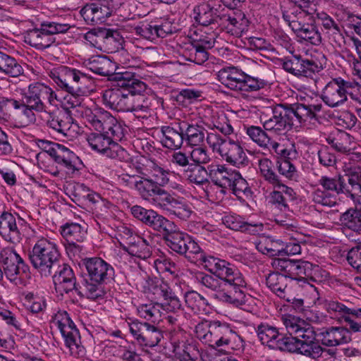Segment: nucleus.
I'll return each instance as SVG.
<instances>
[{
  "label": "nucleus",
  "instance_id": "obj_1",
  "mask_svg": "<svg viewBox=\"0 0 361 361\" xmlns=\"http://www.w3.org/2000/svg\"><path fill=\"white\" fill-rule=\"evenodd\" d=\"M87 275L82 281L84 297L92 300L103 299L106 292L104 284L109 283L114 276V269L100 257H85L81 260Z\"/></svg>",
  "mask_w": 361,
  "mask_h": 361
},
{
  "label": "nucleus",
  "instance_id": "obj_2",
  "mask_svg": "<svg viewBox=\"0 0 361 361\" xmlns=\"http://www.w3.org/2000/svg\"><path fill=\"white\" fill-rule=\"evenodd\" d=\"M204 267L212 275L197 271L193 275L194 280L216 294L224 291L226 286H230L240 276V271L233 264L217 257L204 258Z\"/></svg>",
  "mask_w": 361,
  "mask_h": 361
},
{
  "label": "nucleus",
  "instance_id": "obj_3",
  "mask_svg": "<svg viewBox=\"0 0 361 361\" xmlns=\"http://www.w3.org/2000/svg\"><path fill=\"white\" fill-rule=\"evenodd\" d=\"M147 288L148 291L154 295V300L162 299L163 301L161 303L140 305L137 307V311L141 317L154 322L161 316L159 307L172 312H176L181 309L180 300L167 283L157 279H149L147 281Z\"/></svg>",
  "mask_w": 361,
  "mask_h": 361
},
{
  "label": "nucleus",
  "instance_id": "obj_4",
  "mask_svg": "<svg viewBox=\"0 0 361 361\" xmlns=\"http://www.w3.org/2000/svg\"><path fill=\"white\" fill-rule=\"evenodd\" d=\"M86 67L93 73L110 76L118 87L128 88L132 92H144L147 85L133 73L129 71L116 72L117 62L111 61L106 56L97 55L88 59Z\"/></svg>",
  "mask_w": 361,
  "mask_h": 361
},
{
  "label": "nucleus",
  "instance_id": "obj_5",
  "mask_svg": "<svg viewBox=\"0 0 361 361\" xmlns=\"http://www.w3.org/2000/svg\"><path fill=\"white\" fill-rule=\"evenodd\" d=\"M195 334L203 343L225 352L233 349V343L239 338L235 331L219 321H202L196 325Z\"/></svg>",
  "mask_w": 361,
  "mask_h": 361
},
{
  "label": "nucleus",
  "instance_id": "obj_6",
  "mask_svg": "<svg viewBox=\"0 0 361 361\" xmlns=\"http://www.w3.org/2000/svg\"><path fill=\"white\" fill-rule=\"evenodd\" d=\"M28 257L32 267L44 276H50L61 262V255L56 244L46 238L37 241L29 251Z\"/></svg>",
  "mask_w": 361,
  "mask_h": 361
},
{
  "label": "nucleus",
  "instance_id": "obj_7",
  "mask_svg": "<svg viewBox=\"0 0 361 361\" xmlns=\"http://www.w3.org/2000/svg\"><path fill=\"white\" fill-rule=\"evenodd\" d=\"M317 334L312 327H303L295 336H287L286 351L317 360L322 357L324 348L317 341Z\"/></svg>",
  "mask_w": 361,
  "mask_h": 361
},
{
  "label": "nucleus",
  "instance_id": "obj_8",
  "mask_svg": "<svg viewBox=\"0 0 361 361\" xmlns=\"http://www.w3.org/2000/svg\"><path fill=\"white\" fill-rule=\"evenodd\" d=\"M206 140L213 152L218 153L226 162L237 167L245 166L248 162L239 142L214 133L207 134Z\"/></svg>",
  "mask_w": 361,
  "mask_h": 361
},
{
  "label": "nucleus",
  "instance_id": "obj_9",
  "mask_svg": "<svg viewBox=\"0 0 361 361\" xmlns=\"http://www.w3.org/2000/svg\"><path fill=\"white\" fill-rule=\"evenodd\" d=\"M49 76L59 88L68 93L79 95L88 91L90 78L78 69L61 66L51 71Z\"/></svg>",
  "mask_w": 361,
  "mask_h": 361
},
{
  "label": "nucleus",
  "instance_id": "obj_10",
  "mask_svg": "<svg viewBox=\"0 0 361 361\" xmlns=\"http://www.w3.org/2000/svg\"><path fill=\"white\" fill-rule=\"evenodd\" d=\"M52 322L60 330L71 355L77 358L82 359L85 357L86 350L81 343L79 330L76 328L67 312H58L55 314Z\"/></svg>",
  "mask_w": 361,
  "mask_h": 361
},
{
  "label": "nucleus",
  "instance_id": "obj_11",
  "mask_svg": "<svg viewBox=\"0 0 361 361\" xmlns=\"http://www.w3.org/2000/svg\"><path fill=\"white\" fill-rule=\"evenodd\" d=\"M70 28L68 24L44 21L40 24V27L29 30L25 41L37 49L44 50L55 42L54 35L66 33Z\"/></svg>",
  "mask_w": 361,
  "mask_h": 361
},
{
  "label": "nucleus",
  "instance_id": "obj_12",
  "mask_svg": "<svg viewBox=\"0 0 361 361\" xmlns=\"http://www.w3.org/2000/svg\"><path fill=\"white\" fill-rule=\"evenodd\" d=\"M318 182L322 189L317 188L312 192V201L325 207H332L335 206L336 204V197L330 192H334L337 195L343 194V176L341 175H336L333 177L323 176Z\"/></svg>",
  "mask_w": 361,
  "mask_h": 361
},
{
  "label": "nucleus",
  "instance_id": "obj_13",
  "mask_svg": "<svg viewBox=\"0 0 361 361\" xmlns=\"http://www.w3.org/2000/svg\"><path fill=\"white\" fill-rule=\"evenodd\" d=\"M56 99V94L44 83L35 82L28 85L27 90L22 93V102L27 106L35 109L37 112L45 111V101L53 104Z\"/></svg>",
  "mask_w": 361,
  "mask_h": 361
},
{
  "label": "nucleus",
  "instance_id": "obj_14",
  "mask_svg": "<svg viewBox=\"0 0 361 361\" xmlns=\"http://www.w3.org/2000/svg\"><path fill=\"white\" fill-rule=\"evenodd\" d=\"M88 121L97 131L108 135L116 141H121L125 136V128L106 111L99 109L91 113Z\"/></svg>",
  "mask_w": 361,
  "mask_h": 361
},
{
  "label": "nucleus",
  "instance_id": "obj_15",
  "mask_svg": "<svg viewBox=\"0 0 361 361\" xmlns=\"http://www.w3.org/2000/svg\"><path fill=\"white\" fill-rule=\"evenodd\" d=\"M91 148L102 153L111 159L120 161L126 160L128 154L121 145L106 134L102 133H92L87 138Z\"/></svg>",
  "mask_w": 361,
  "mask_h": 361
},
{
  "label": "nucleus",
  "instance_id": "obj_16",
  "mask_svg": "<svg viewBox=\"0 0 361 361\" xmlns=\"http://www.w3.org/2000/svg\"><path fill=\"white\" fill-rule=\"evenodd\" d=\"M282 67L287 73L297 77L313 78L323 69L321 63L302 58L300 55L286 56L282 60Z\"/></svg>",
  "mask_w": 361,
  "mask_h": 361
},
{
  "label": "nucleus",
  "instance_id": "obj_17",
  "mask_svg": "<svg viewBox=\"0 0 361 361\" xmlns=\"http://www.w3.org/2000/svg\"><path fill=\"white\" fill-rule=\"evenodd\" d=\"M273 265L281 272H284L288 278L298 281L311 277L313 269H318V266H314L307 261L290 259H276Z\"/></svg>",
  "mask_w": 361,
  "mask_h": 361
},
{
  "label": "nucleus",
  "instance_id": "obj_18",
  "mask_svg": "<svg viewBox=\"0 0 361 361\" xmlns=\"http://www.w3.org/2000/svg\"><path fill=\"white\" fill-rule=\"evenodd\" d=\"M294 5L288 11L283 12V18L291 27L292 30L305 24L307 18L315 14V6L306 0H295Z\"/></svg>",
  "mask_w": 361,
  "mask_h": 361
},
{
  "label": "nucleus",
  "instance_id": "obj_19",
  "mask_svg": "<svg viewBox=\"0 0 361 361\" xmlns=\"http://www.w3.org/2000/svg\"><path fill=\"white\" fill-rule=\"evenodd\" d=\"M106 90L102 96L103 103L111 109L117 111H128L133 94H141L142 92H132L128 88L121 87Z\"/></svg>",
  "mask_w": 361,
  "mask_h": 361
},
{
  "label": "nucleus",
  "instance_id": "obj_20",
  "mask_svg": "<svg viewBox=\"0 0 361 361\" xmlns=\"http://www.w3.org/2000/svg\"><path fill=\"white\" fill-rule=\"evenodd\" d=\"M56 267L57 270L53 275V281L56 290L66 293L74 290L78 295L84 297V292L81 293L80 291L82 289V286H80L77 283L76 276L71 266L64 263L62 264L59 263Z\"/></svg>",
  "mask_w": 361,
  "mask_h": 361
},
{
  "label": "nucleus",
  "instance_id": "obj_21",
  "mask_svg": "<svg viewBox=\"0 0 361 361\" xmlns=\"http://www.w3.org/2000/svg\"><path fill=\"white\" fill-rule=\"evenodd\" d=\"M40 147L47 153L58 164L64 166L71 172L77 171L75 166V161L77 156L64 145L51 142L49 141L41 140Z\"/></svg>",
  "mask_w": 361,
  "mask_h": 361
},
{
  "label": "nucleus",
  "instance_id": "obj_22",
  "mask_svg": "<svg viewBox=\"0 0 361 361\" xmlns=\"http://www.w3.org/2000/svg\"><path fill=\"white\" fill-rule=\"evenodd\" d=\"M0 264L3 268V276L11 281H15L20 269L25 272L26 266L21 257L11 247L3 248L0 252Z\"/></svg>",
  "mask_w": 361,
  "mask_h": 361
},
{
  "label": "nucleus",
  "instance_id": "obj_23",
  "mask_svg": "<svg viewBox=\"0 0 361 361\" xmlns=\"http://www.w3.org/2000/svg\"><path fill=\"white\" fill-rule=\"evenodd\" d=\"M250 21L241 11L224 13L220 29L231 35L240 37L247 31Z\"/></svg>",
  "mask_w": 361,
  "mask_h": 361
},
{
  "label": "nucleus",
  "instance_id": "obj_24",
  "mask_svg": "<svg viewBox=\"0 0 361 361\" xmlns=\"http://www.w3.org/2000/svg\"><path fill=\"white\" fill-rule=\"evenodd\" d=\"M130 210L135 218L160 234L164 231L168 225L171 224V221L153 209H147L141 206L134 205Z\"/></svg>",
  "mask_w": 361,
  "mask_h": 361
},
{
  "label": "nucleus",
  "instance_id": "obj_25",
  "mask_svg": "<svg viewBox=\"0 0 361 361\" xmlns=\"http://www.w3.org/2000/svg\"><path fill=\"white\" fill-rule=\"evenodd\" d=\"M317 338L326 347H336L351 341V335L346 327L326 326L318 329Z\"/></svg>",
  "mask_w": 361,
  "mask_h": 361
},
{
  "label": "nucleus",
  "instance_id": "obj_26",
  "mask_svg": "<svg viewBox=\"0 0 361 361\" xmlns=\"http://www.w3.org/2000/svg\"><path fill=\"white\" fill-rule=\"evenodd\" d=\"M234 280V283L226 286L224 291L218 292L215 296L221 302L238 307L245 303L246 282L240 272V276Z\"/></svg>",
  "mask_w": 361,
  "mask_h": 361
},
{
  "label": "nucleus",
  "instance_id": "obj_27",
  "mask_svg": "<svg viewBox=\"0 0 361 361\" xmlns=\"http://www.w3.org/2000/svg\"><path fill=\"white\" fill-rule=\"evenodd\" d=\"M256 331L259 341L263 345H267L271 349L286 351L287 336L279 333L276 327L266 323H262L257 326Z\"/></svg>",
  "mask_w": 361,
  "mask_h": 361
},
{
  "label": "nucleus",
  "instance_id": "obj_28",
  "mask_svg": "<svg viewBox=\"0 0 361 361\" xmlns=\"http://www.w3.org/2000/svg\"><path fill=\"white\" fill-rule=\"evenodd\" d=\"M135 190L142 199L152 201L158 206L161 204L169 193L163 188L157 185L153 179L140 177L138 183H135Z\"/></svg>",
  "mask_w": 361,
  "mask_h": 361
},
{
  "label": "nucleus",
  "instance_id": "obj_29",
  "mask_svg": "<svg viewBox=\"0 0 361 361\" xmlns=\"http://www.w3.org/2000/svg\"><path fill=\"white\" fill-rule=\"evenodd\" d=\"M161 235L167 247L173 252L181 255L183 250L185 251V245L189 240L190 235L180 231L177 226L171 221Z\"/></svg>",
  "mask_w": 361,
  "mask_h": 361
},
{
  "label": "nucleus",
  "instance_id": "obj_30",
  "mask_svg": "<svg viewBox=\"0 0 361 361\" xmlns=\"http://www.w3.org/2000/svg\"><path fill=\"white\" fill-rule=\"evenodd\" d=\"M86 39L96 47L109 49L112 44L119 43L121 37L117 30L100 27L87 32Z\"/></svg>",
  "mask_w": 361,
  "mask_h": 361
},
{
  "label": "nucleus",
  "instance_id": "obj_31",
  "mask_svg": "<svg viewBox=\"0 0 361 361\" xmlns=\"http://www.w3.org/2000/svg\"><path fill=\"white\" fill-rule=\"evenodd\" d=\"M194 19L202 26L217 25L220 27L224 13L208 4L197 6L193 10Z\"/></svg>",
  "mask_w": 361,
  "mask_h": 361
},
{
  "label": "nucleus",
  "instance_id": "obj_32",
  "mask_svg": "<svg viewBox=\"0 0 361 361\" xmlns=\"http://www.w3.org/2000/svg\"><path fill=\"white\" fill-rule=\"evenodd\" d=\"M181 123H176L171 126H164L161 128L163 135L161 144L164 147L171 149H178L184 141V127Z\"/></svg>",
  "mask_w": 361,
  "mask_h": 361
},
{
  "label": "nucleus",
  "instance_id": "obj_33",
  "mask_svg": "<svg viewBox=\"0 0 361 361\" xmlns=\"http://www.w3.org/2000/svg\"><path fill=\"white\" fill-rule=\"evenodd\" d=\"M73 195L75 198L74 201H79L80 199H87L94 204L95 212H107L109 202L102 198L98 193L91 192L83 183H76L73 186Z\"/></svg>",
  "mask_w": 361,
  "mask_h": 361
},
{
  "label": "nucleus",
  "instance_id": "obj_34",
  "mask_svg": "<svg viewBox=\"0 0 361 361\" xmlns=\"http://www.w3.org/2000/svg\"><path fill=\"white\" fill-rule=\"evenodd\" d=\"M0 236L9 243H17L21 240V233L17 226L16 217L8 212L0 215Z\"/></svg>",
  "mask_w": 361,
  "mask_h": 361
},
{
  "label": "nucleus",
  "instance_id": "obj_35",
  "mask_svg": "<svg viewBox=\"0 0 361 361\" xmlns=\"http://www.w3.org/2000/svg\"><path fill=\"white\" fill-rule=\"evenodd\" d=\"M292 107L296 124H305L306 122L314 124L315 122H319L317 113L321 111L322 104L305 105L304 104L295 103L292 104Z\"/></svg>",
  "mask_w": 361,
  "mask_h": 361
},
{
  "label": "nucleus",
  "instance_id": "obj_36",
  "mask_svg": "<svg viewBox=\"0 0 361 361\" xmlns=\"http://www.w3.org/2000/svg\"><path fill=\"white\" fill-rule=\"evenodd\" d=\"M218 80L228 88L239 91L245 78V73L234 66L226 67L218 72Z\"/></svg>",
  "mask_w": 361,
  "mask_h": 361
},
{
  "label": "nucleus",
  "instance_id": "obj_37",
  "mask_svg": "<svg viewBox=\"0 0 361 361\" xmlns=\"http://www.w3.org/2000/svg\"><path fill=\"white\" fill-rule=\"evenodd\" d=\"M159 207L182 220L188 219L192 214L190 207L185 202L176 198L169 192Z\"/></svg>",
  "mask_w": 361,
  "mask_h": 361
},
{
  "label": "nucleus",
  "instance_id": "obj_38",
  "mask_svg": "<svg viewBox=\"0 0 361 361\" xmlns=\"http://www.w3.org/2000/svg\"><path fill=\"white\" fill-rule=\"evenodd\" d=\"M73 123L72 117L63 111H53L49 114L47 126L65 137L68 136Z\"/></svg>",
  "mask_w": 361,
  "mask_h": 361
},
{
  "label": "nucleus",
  "instance_id": "obj_39",
  "mask_svg": "<svg viewBox=\"0 0 361 361\" xmlns=\"http://www.w3.org/2000/svg\"><path fill=\"white\" fill-rule=\"evenodd\" d=\"M293 32L300 40L306 41L313 45H319L322 42V36L316 25L314 16L307 18V22L294 30Z\"/></svg>",
  "mask_w": 361,
  "mask_h": 361
},
{
  "label": "nucleus",
  "instance_id": "obj_40",
  "mask_svg": "<svg viewBox=\"0 0 361 361\" xmlns=\"http://www.w3.org/2000/svg\"><path fill=\"white\" fill-rule=\"evenodd\" d=\"M322 98L331 107L338 106L347 100V96L334 79L326 85Z\"/></svg>",
  "mask_w": 361,
  "mask_h": 361
},
{
  "label": "nucleus",
  "instance_id": "obj_41",
  "mask_svg": "<svg viewBox=\"0 0 361 361\" xmlns=\"http://www.w3.org/2000/svg\"><path fill=\"white\" fill-rule=\"evenodd\" d=\"M235 171H228L223 166H219L212 176V181L219 189V197L222 199L226 194V189L229 188L232 182L235 180Z\"/></svg>",
  "mask_w": 361,
  "mask_h": 361
},
{
  "label": "nucleus",
  "instance_id": "obj_42",
  "mask_svg": "<svg viewBox=\"0 0 361 361\" xmlns=\"http://www.w3.org/2000/svg\"><path fill=\"white\" fill-rule=\"evenodd\" d=\"M342 225L357 233H361V203L348 209L340 216Z\"/></svg>",
  "mask_w": 361,
  "mask_h": 361
},
{
  "label": "nucleus",
  "instance_id": "obj_43",
  "mask_svg": "<svg viewBox=\"0 0 361 361\" xmlns=\"http://www.w3.org/2000/svg\"><path fill=\"white\" fill-rule=\"evenodd\" d=\"M287 281L284 272H271L266 278L267 286L281 298H286Z\"/></svg>",
  "mask_w": 361,
  "mask_h": 361
},
{
  "label": "nucleus",
  "instance_id": "obj_44",
  "mask_svg": "<svg viewBox=\"0 0 361 361\" xmlns=\"http://www.w3.org/2000/svg\"><path fill=\"white\" fill-rule=\"evenodd\" d=\"M61 233L67 242H82L86 237L87 228L78 223H66L61 227Z\"/></svg>",
  "mask_w": 361,
  "mask_h": 361
},
{
  "label": "nucleus",
  "instance_id": "obj_45",
  "mask_svg": "<svg viewBox=\"0 0 361 361\" xmlns=\"http://www.w3.org/2000/svg\"><path fill=\"white\" fill-rule=\"evenodd\" d=\"M183 124L185 126H187V128H184V140L187 144L190 146H200L204 141L205 133H207V130L198 124L188 125L184 122Z\"/></svg>",
  "mask_w": 361,
  "mask_h": 361
},
{
  "label": "nucleus",
  "instance_id": "obj_46",
  "mask_svg": "<svg viewBox=\"0 0 361 361\" xmlns=\"http://www.w3.org/2000/svg\"><path fill=\"white\" fill-rule=\"evenodd\" d=\"M0 71L12 78H17L24 73L22 66L16 59L1 51Z\"/></svg>",
  "mask_w": 361,
  "mask_h": 361
},
{
  "label": "nucleus",
  "instance_id": "obj_47",
  "mask_svg": "<svg viewBox=\"0 0 361 361\" xmlns=\"http://www.w3.org/2000/svg\"><path fill=\"white\" fill-rule=\"evenodd\" d=\"M128 111L134 114V116L138 118H148L152 114V109L149 102L145 99L142 96L133 94V99L129 106Z\"/></svg>",
  "mask_w": 361,
  "mask_h": 361
},
{
  "label": "nucleus",
  "instance_id": "obj_48",
  "mask_svg": "<svg viewBox=\"0 0 361 361\" xmlns=\"http://www.w3.org/2000/svg\"><path fill=\"white\" fill-rule=\"evenodd\" d=\"M283 241L274 240L271 238L262 239L257 245V250L269 257L283 256Z\"/></svg>",
  "mask_w": 361,
  "mask_h": 361
},
{
  "label": "nucleus",
  "instance_id": "obj_49",
  "mask_svg": "<svg viewBox=\"0 0 361 361\" xmlns=\"http://www.w3.org/2000/svg\"><path fill=\"white\" fill-rule=\"evenodd\" d=\"M184 175L190 183L197 185H203L209 181L208 172L205 167L200 164H190L184 170Z\"/></svg>",
  "mask_w": 361,
  "mask_h": 361
},
{
  "label": "nucleus",
  "instance_id": "obj_50",
  "mask_svg": "<svg viewBox=\"0 0 361 361\" xmlns=\"http://www.w3.org/2000/svg\"><path fill=\"white\" fill-rule=\"evenodd\" d=\"M85 13L92 15V21L97 23L98 21H104L110 16L111 11L106 5L105 0H97L96 2L86 6Z\"/></svg>",
  "mask_w": 361,
  "mask_h": 361
},
{
  "label": "nucleus",
  "instance_id": "obj_51",
  "mask_svg": "<svg viewBox=\"0 0 361 361\" xmlns=\"http://www.w3.org/2000/svg\"><path fill=\"white\" fill-rule=\"evenodd\" d=\"M326 142L339 152L345 153L350 149L351 137L344 131H338L336 134L328 137Z\"/></svg>",
  "mask_w": 361,
  "mask_h": 361
},
{
  "label": "nucleus",
  "instance_id": "obj_52",
  "mask_svg": "<svg viewBox=\"0 0 361 361\" xmlns=\"http://www.w3.org/2000/svg\"><path fill=\"white\" fill-rule=\"evenodd\" d=\"M273 114H276L279 121H282V125L286 130L296 125L292 104L290 106L279 104L273 109Z\"/></svg>",
  "mask_w": 361,
  "mask_h": 361
},
{
  "label": "nucleus",
  "instance_id": "obj_53",
  "mask_svg": "<svg viewBox=\"0 0 361 361\" xmlns=\"http://www.w3.org/2000/svg\"><path fill=\"white\" fill-rule=\"evenodd\" d=\"M140 345L152 348L159 344L164 338L162 331L157 326L147 324Z\"/></svg>",
  "mask_w": 361,
  "mask_h": 361
},
{
  "label": "nucleus",
  "instance_id": "obj_54",
  "mask_svg": "<svg viewBox=\"0 0 361 361\" xmlns=\"http://www.w3.org/2000/svg\"><path fill=\"white\" fill-rule=\"evenodd\" d=\"M343 194L349 195L354 197L361 195V176L360 171H351L348 175V183L343 178Z\"/></svg>",
  "mask_w": 361,
  "mask_h": 361
},
{
  "label": "nucleus",
  "instance_id": "obj_55",
  "mask_svg": "<svg viewBox=\"0 0 361 361\" xmlns=\"http://www.w3.org/2000/svg\"><path fill=\"white\" fill-rule=\"evenodd\" d=\"M185 251L183 250L180 255H184L191 262L202 261L204 263V259L207 257H214L213 256H206L202 251L199 245L190 236L189 240L185 245Z\"/></svg>",
  "mask_w": 361,
  "mask_h": 361
},
{
  "label": "nucleus",
  "instance_id": "obj_56",
  "mask_svg": "<svg viewBox=\"0 0 361 361\" xmlns=\"http://www.w3.org/2000/svg\"><path fill=\"white\" fill-rule=\"evenodd\" d=\"M127 251L130 255L140 259H147L151 256V247L144 238H139L137 241L130 243Z\"/></svg>",
  "mask_w": 361,
  "mask_h": 361
},
{
  "label": "nucleus",
  "instance_id": "obj_57",
  "mask_svg": "<svg viewBox=\"0 0 361 361\" xmlns=\"http://www.w3.org/2000/svg\"><path fill=\"white\" fill-rule=\"evenodd\" d=\"M246 133L250 138L259 147L268 148L270 144V136L267 130L259 126H252L247 128Z\"/></svg>",
  "mask_w": 361,
  "mask_h": 361
},
{
  "label": "nucleus",
  "instance_id": "obj_58",
  "mask_svg": "<svg viewBox=\"0 0 361 361\" xmlns=\"http://www.w3.org/2000/svg\"><path fill=\"white\" fill-rule=\"evenodd\" d=\"M187 306L194 312L200 311L209 305L207 300L196 291H188L185 294Z\"/></svg>",
  "mask_w": 361,
  "mask_h": 361
},
{
  "label": "nucleus",
  "instance_id": "obj_59",
  "mask_svg": "<svg viewBox=\"0 0 361 361\" xmlns=\"http://www.w3.org/2000/svg\"><path fill=\"white\" fill-rule=\"evenodd\" d=\"M229 188L233 190V193L238 198L248 197L252 194L251 189L248 186L247 181L238 172L236 173L235 180L232 182Z\"/></svg>",
  "mask_w": 361,
  "mask_h": 361
},
{
  "label": "nucleus",
  "instance_id": "obj_60",
  "mask_svg": "<svg viewBox=\"0 0 361 361\" xmlns=\"http://www.w3.org/2000/svg\"><path fill=\"white\" fill-rule=\"evenodd\" d=\"M11 107H13L16 109H22L23 114L27 118V121L28 123L35 122L36 116L33 112L35 109L27 106L25 102H20L14 99L8 98L6 102V116L8 115V111Z\"/></svg>",
  "mask_w": 361,
  "mask_h": 361
},
{
  "label": "nucleus",
  "instance_id": "obj_61",
  "mask_svg": "<svg viewBox=\"0 0 361 361\" xmlns=\"http://www.w3.org/2000/svg\"><path fill=\"white\" fill-rule=\"evenodd\" d=\"M276 168L279 174L287 179L293 180L297 177L296 169L288 159H279L276 161Z\"/></svg>",
  "mask_w": 361,
  "mask_h": 361
},
{
  "label": "nucleus",
  "instance_id": "obj_62",
  "mask_svg": "<svg viewBox=\"0 0 361 361\" xmlns=\"http://www.w3.org/2000/svg\"><path fill=\"white\" fill-rule=\"evenodd\" d=\"M189 50L188 60L197 64H202L208 59V53L199 44L192 43Z\"/></svg>",
  "mask_w": 361,
  "mask_h": 361
},
{
  "label": "nucleus",
  "instance_id": "obj_63",
  "mask_svg": "<svg viewBox=\"0 0 361 361\" xmlns=\"http://www.w3.org/2000/svg\"><path fill=\"white\" fill-rule=\"evenodd\" d=\"M317 17L326 30L331 31L333 35H338L339 37L341 36V30L338 23L327 13L324 12L317 13Z\"/></svg>",
  "mask_w": 361,
  "mask_h": 361
},
{
  "label": "nucleus",
  "instance_id": "obj_64",
  "mask_svg": "<svg viewBox=\"0 0 361 361\" xmlns=\"http://www.w3.org/2000/svg\"><path fill=\"white\" fill-rule=\"evenodd\" d=\"M319 162L325 167L334 166L336 164V157L328 147H322L317 152Z\"/></svg>",
  "mask_w": 361,
  "mask_h": 361
}]
</instances>
